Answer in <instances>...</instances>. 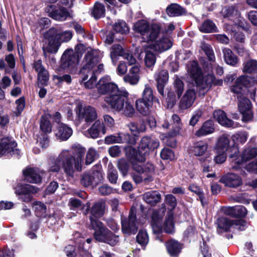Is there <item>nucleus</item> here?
Instances as JSON below:
<instances>
[{
    "instance_id": "obj_17",
    "label": "nucleus",
    "mask_w": 257,
    "mask_h": 257,
    "mask_svg": "<svg viewBox=\"0 0 257 257\" xmlns=\"http://www.w3.org/2000/svg\"><path fill=\"white\" fill-rule=\"evenodd\" d=\"M124 151L126 158L131 163H143L146 160L139 147L136 149L132 146H127L124 147Z\"/></svg>"
},
{
    "instance_id": "obj_34",
    "label": "nucleus",
    "mask_w": 257,
    "mask_h": 257,
    "mask_svg": "<svg viewBox=\"0 0 257 257\" xmlns=\"http://www.w3.org/2000/svg\"><path fill=\"white\" fill-rule=\"evenodd\" d=\"M166 13L170 17H177L185 15L186 10L177 4H171L169 5L166 10Z\"/></svg>"
},
{
    "instance_id": "obj_37",
    "label": "nucleus",
    "mask_w": 257,
    "mask_h": 257,
    "mask_svg": "<svg viewBox=\"0 0 257 257\" xmlns=\"http://www.w3.org/2000/svg\"><path fill=\"white\" fill-rule=\"evenodd\" d=\"M232 146L236 147L239 154V145L244 144L247 139V134L246 132H238L230 137Z\"/></svg>"
},
{
    "instance_id": "obj_59",
    "label": "nucleus",
    "mask_w": 257,
    "mask_h": 257,
    "mask_svg": "<svg viewBox=\"0 0 257 257\" xmlns=\"http://www.w3.org/2000/svg\"><path fill=\"white\" fill-rule=\"evenodd\" d=\"M107 178L109 181L112 184H116L118 178L117 170L113 167L109 168L107 172Z\"/></svg>"
},
{
    "instance_id": "obj_3",
    "label": "nucleus",
    "mask_w": 257,
    "mask_h": 257,
    "mask_svg": "<svg viewBox=\"0 0 257 257\" xmlns=\"http://www.w3.org/2000/svg\"><path fill=\"white\" fill-rule=\"evenodd\" d=\"M43 36L48 41L47 51L51 54H55L62 43L67 42L72 39L73 33L70 31L62 32L53 27L46 31Z\"/></svg>"
},
{
    "instance_id": "obj_60",
    "label": "nucleus",
    "mask_w": 257,
    "mask_h": 257,
    "mask_svg": "<svg viewBox=\"0 0 257 257\" xmlns=\"http://www.w3.org/2000/svg\"><path fill=\"white\" fill-rule=\"evenodd\" d=\"M51 24V21L46 17L40 18L36 24L37 28H40L41 30L48 28Z\"/></svg>"
},
{
    "instance_id": "obj_18",
    "label": "nucleus",
    "mask_w": 257,
    "mask_h": 257,
    "mask_svg": "<svg viewBox=\"0 0 257 257\" xmlns=\"http://www.w3.org/2000/svg\"><path fill=\"white\" fill-rule=\"evenodd\" d=\"M187 72L194 81L196 85L202 84L203 80V72L197 61H192L188 64Z\"/></svg>"
},
{
    "instance_id": "obj_45",
    "label": "nucleus",
    "mask_w": 257,
    "mask_h": 257,
    "mask_svg": "<svg viewBox=\"0 0 257 257\" xmlns=\"http://www.w3.org/2000/svg\"><path fill=\"white\" fill-rule=\"evenodd\" d=\"M155 46L160 51H164L169 49L172 46V44L168 38L163 37L155 41Z\"/></svg>"
},
{
    "instance_id": "obj_19",
    "label": "nucleus",
    "mask_w": 257,
    "mask_h": 257,
    "mask_svg": "<svg viewBox=\"0 0 257 257\" xmlns=\"http://www.w3.org/2000/svg\"><path fill=\"white\" fill-rule=\"evenodd\" d=\"M96 87L98 93L102 95L108 94L110 95L119 89L116 84L108 82L107 77H102L97 83Z\"/></svg>"
},
{
    "instance_id": "obj_64",
    "label": "nucleus",
    "mask_w": 257,
    "mask_h": 257,
    "mask_svg": "<svg viewBox=\"0 0 257 257\" xmlns=\"http://www.w3.org/2000/svg\"><path fill=\"white\" fill-rule=\"evenodd\" d=\"M213 165L214 162L212 161L211 158H206L201 165L203 167V172H209L212 171Z\"/></svg>"
},
{
    "instance_id": "obj_51",
    "label": "nucleus",
    "mask_w": 257,
    "mask_h": 257,
    "mask_svg": "<svg viewBox=\"0 0 257 257\" xmlns=\"http://www.w3.org/2000/svg\"><path fill=\"white\" fill-rule=\"evenodd\" d=\"M150 33L148 37L150 41H155L161 31V27L159 24H153L150 26Z\"/></svg>"
},
{
    "instance_id": "obj_13",
    "label": "nucleus",
    "mask_w": 257,
    "mask_h": 257,
    "mask_svg": "<svg viewBox=\"0 0 257 257\" xmlns=\"http://www.w3.org/2000/svg\"><path fill=\"white\" fill-rule=\"evenodd\" d=\"M257 156V148H248L245 149L241 155L234 157L231 162L234 165L232 168L235 170L241 168L244 163Z\"/></svg>"
},
{
    "instance_id": "obj_4",
    "label": "nucleus",
    "mask_w": 257,
    "mask_h": 257,
    "mask_svg": "<svg viewBox=\"0 0 257 257\" xmlns=\"http://www.w3.org/2000/svg\"><path fill=\"white\" fill-rule=\"evenodd\" d=\"M247 222L243 219L232 220L222 216L217 219V232L219 235L230 232V229H236L239 231H244L247 227Z\"/></svg>"
},
{
    "instance_id": "obj_56",
    "label": "nucleus",
    "mask_w": 257,
    "mask_h": 257,
    "mask_svg": "<svg viewBox=\"0 0 257 257\" xmlns=\"http://www.w3.org/2000/svg\"><path fill=\"white\" fill-rule=\"evenodd\" d=\"M49 79V72L46 69L38 73V81L42 85L47 86Z\"/></svg>"
},
{
    "instance_id": "obj_11",
    "label": "nucleus",
    "mask_w": 257,
    "mask_h": 257,
    "mask_svg": "<svg viewBox=\"0 0 257 257\" xmlns=\"http://www.w3.org/2000/svg\"><path fill=\"white\" fill-rule=\"evenodd\" d=\"M45 12L49 17L57 21H64L71 17L66 8L58 5H47L45 8Z\"/></svg>"
},
{
    "instance_id": "obj_7",
    "label": "nucleus",
    "mask_w": 257,
    "mask_h": 257,
    "mask_svg": "<svg viewBox=\"0 0 257 257\" xmlns=\"http://www.w3.org/2000/svg\"><path fill=\"white\" fill-rule=\"evenodd\" d=\"M153 90L150 87H146L144 90L142 97L136 101L137 110L144 115H147L150 112V108L155 101Z\"/></svg>"
},
{
    "instance_id": "obj_9",
    "label": "nucleus",
    "mask_w": 257,
    "mask_h": 257,
    "mask_svg": "<svg viewBox=\"0 0 257 257\" xmlns=\"http://www.w3.org/2000/svg\"><path fill=\"white\" fill-rule=\"evenodd\" d=\"M128 95L126 91L119 89L118 92L105 97L104 101L111 108L120 111L123 108L125 101L128 100Z\"/></svg>"
},
{
    "instance_id": "obj_16",
    "label": "nucleus",
    "mask_w": 257,
    "mask_h": 257,
    "mask_svg": "<svg viewBox=\"0 0 257 257\" xmlns=\"http://www.w3.org/2000/svg\"><path fill=\"white\" fill-rule=\"evenodd\" d=\"M160 145L159 141L155 138L149 136L143 137L139 144V148L142 154L146 157L150 153L155 151Z\"/></svg>"
},
{
    "instance_id": "obj_63",
    "label": "nucleus",
    "mask_w": 257,
    "mask_h": 257,
    "mask_svg": "<svg viewBox=\"0 0 257 257\" xmlns=\"http://www.w3.org/2000/svg\"><path fill=\"white\" fill-rule=\"evenodd\" d=\"M177 98L175 92L170 90L167 93V102L168 107L172 108L176 103Z\"/></svg>"
},
{
    "instance_id": "obj_28",
    "label": "nucleus",
    "mask_w": 257,
    "mask_h": 257,
    "mask_svg": "<svg viewBox=\"0 0 257 257\" xmlns=\"http://www.w3.org/2000/svg\"><path fill=\"white\" fill-rule=\"evenodd\" d=\"M208 148V143L204 141H199L193 143L190 147V152L191 154L196 157H200L204 155L206 152Z\"/></svg>"
},
{
    "instance_id": "obj_48",
    "label": "nucleus",
    "mask_w": 257,
    "mask_h": 257,
    "mask_svg": "<svg viewBox=\"0 0 257 257\" xmlns=\"http://www.w3.org/2000/svg\"><path fill=\"white\" fill-rule=\"evenodd\" d=\"M112 51L110 53V57L112 61L117 58V56H123L126 55L122 47L119 44H114L112 46Z\"/></svg>"
},
{
    "instance_id": "obj_52",
    "label": "nucleus",
    "mask_w": 257,
    "mask_h": 257,
    "mask_svg": "<svg viewBox=\"0 0 257 257\" xmlns=\"http://www.w3.org/2000/svg\"><path fill=\"white\" fill-rule=\"evenodd\" d=\"M137 242L143 246H146L149 241V236L146 230L140 229L136 236Z\"/></svg>"
},
{
    "instance_id": "obj_43",
    "label": "nucleus",
    "mask_w": 257,
    "mask_h": 257,
    "mask_svg": "<svg viewBox=\"0 0 257 257\" xmlns=\"http://www.w3.org/2000/svg\"><path fill=\"white\" fill-rule=\"evenodd\" d=\"M82 115L87 123L93 121L97 116L95 109L91 106H88L84 109Z\"/></svg>"
},
{
    "instance_id": "obj_62",
    "label": "nucleus",
    "mask_w": 257,
    "mask_h": 257,
    "mask_svg": "<svg viewBox=\"0 0 257 257\" xmlns=\"http://www.w3.org/2000/svg\"><path fill=\"white\" fill-rule=\"evenodd\" d=\"M237 12V10L235 9L234 6H229L224 11V18L232 20V18L236 16Z\"/></svg>"
},
{
    "instance_id": "obj_5",
    "label": "nucleus",
    "mask_w": 257,
    "mask_h": 257,
    "mask_svg": "<svg viewBox=\"0 0 257 257\" xmlns=\"http://www.w3.org/2000/svg\"><path fill=\"white\" fill-rule=\"evenodd\" d=\"M121 231L128 236L135 234L138 231L139 226L137 219V210L132 207L128 217H121Z\"/></svg>"
},
{
    "instance_id": "obj_58",
    "label": "nucleus",
    "mask_w": 257,
    "mask_h": 257,
    "mask_svg": "<svg viewBox=\"0 0 257 257\" xmlns=\"http://www.w3.org/2000/svg\"><path fill=\"white\" fill-rule=\"evenodd\" d=\"M239 112L242 114L241 120L243 122H247L252 120L253 117L252 108L241 110Z\"/></svg>"
},
{
    "instance_id": "obj_40",
    "label": "nucleus",
    "mask_w": 257,
    "mask_h": 257,
    "mask_svg": "<svg viewBox=\"0 0 257 257\" xmlns=\"http://www.w3.org/2000/svg\"><path fill=\"white\" fill-rule=\"evenodd\" d=\"M223 54L224 60L227 64L232 66H236L238 62V58L230 49H224Z\"/></svg>"
},
{
    "instance_id": "obj_54",
    "label": "nucleus",
    "mask_w": 257,
    "mask_h": 257,
    "mask_svg": "<svg viewBox=\"0 0 257 257\" xmlns=\"http://www.w3.org/2000/svg\"><path fill=\"white\" fill-rule=\"evenodd\" d=\"M175 92L177 94V99H180L184 90V84L179 78H177L174 83Z\"/></svg>"
},
{
    "instance_id": "obj_29",
    "label": "nucleus",
    "mask_w": 257,
    "mask_h": 257,
    "mask_svg": "<svg viewBox=\"0 0 257 257\" xmlns=\"http://www.w3.org/2000/svg\"><path fill=\"white\" fill-rule=\"evenodd\" d=\"M157 87L159 93L164 96V87L168 80L169 73L166 70H162L156 75Z\"/></svg>"
},
{
    "instance_id": "obj_14",
    "label": "nucleus",
    "mask_w": 257,
    "mask_h": 257,
    "mask_svg": "<svg viewBox=\"0 0 257 257\" xmlns=\"http://www.w3.org/2000/svg\"><path fill=\"white\" fill-rule=\"evenodd\" d=\"M79 61L80 60L78 59L77 55H74L73 50L67 49L61 56L59 68L62 70L75 68Z\"/></svg>"
},
{
    "instance_id": "obj_27",
    "label": "nucleus",
    "mask_w": 257,
    "mask_h": 257,
    "mask_svg": "<svg viewBox=\"0 0 257 257\" xmlns=\"http://www.w3.org/2000/svg\"><path fill=\"white\" fill-rule=\"evenodd\" d=\"M225 215L233 218H243L247 214L246 208L242 205L228 207L224 210Z\"/></svg>"
},
{
    "instance_id": "obj_32",
    "label": "nucleus",
    "mask_w": 257,
    "mask_h": 257,
    "mask_svg": "<svg viewBox=\"0 0 257 257\" xmlns=\"http://www.w3.org/2000/svg\"><path fill=\"white\" fill-rule=\"evenodd\" d=\"M242 71L245 73L253 75L257 80V60L249 59L244 62Z\"/></svg>"
},
{
    "instance_id": "obj_33",
    "label": "nucleus",
    "mask_w": 257,
    "mask_h": 257,
    "mask_svg": "<svg viewBox=\"0 0 257 257\" xmlns=\"http://www.w3.org/2000/svg\"><path fill=\"white\" fill-rule=\"evenodd\" d=\"M144 199L147 204L151 206H155L160 202L161 195L156 191H149L144 194Z\"/></svg>"
},
{
    "instance_id": "obj_53",
    "label": "nucleus",
    "mask_w": 257,
    "mask_h": 257,
    "mask_svg": "<svg viewBox=\"0 0 257 257\" xmlns=\"http://www.w3.org/2000/svg\"><path fill=\"white\" fill-rule=\"evenodd\" d=\"M146 55L145 57V62L147 67H151L154 65L156 57V54L151 50H145Z\"/></svg>"
},
{
    "instance_id": "obj_55",
    "label": "nucleus",
    "mask_w": 257,
    "mask_h": 257,
    "mask_svg": "<svg viewBox=\"0 0 257 257\" xmlns=\"http://www.w3.org/2000/svg\"><path fill=\"white\" fill-rule=\"evenodd\" d=\"M201 49L204 52L209 61H214L215 56L214 52L209 44L205 43H203L201 46Z\"/></svg>"
},
{
    "instance_id": "obj_2",
    "label": "nucleus",
    "mask_w": 257,
    "mask_h": 257,
    "mask_svg": "<svg viewBox=\"0 0 257 257\" xmlns=\"http://www.w3.org/2000/svg\"><path fill=\"white\" fill-rule=\"evenodd\" d=\"M90 227L94 230L93 238L99 242L114 246L119 242V236L109 230L100 220L90 218Z\"/></svg>"
},
{
    "instance_id": "obj_44",
    "label": "nucleus",
    "mask_w": 257,
    "mask_h": 257,
    "mask_svg": "<svg viewBox=\"0 0 257 257\" xmlns=\"http://www.w3.org/2000/svg\"><path fill=\"white\" fill-rule=\"evenodd\" d=\"M131 163L126 158H121L117 161V167L123 176H126L130 168Z\"/></svg>"
},
{
    "instance_id": "obj_26",
    "label": "nucleus",
    "mask_w": 257,
    "mask_h": 257,
    "mask_svg": "<svg viewBox=\"0 0 257 257\" xmlns=\"http://www.w3.org/2000/svg\"><path fill=\"white\" fill-rule=\"evenodd\" d=\"M215 131L214 121L211 119H209L205 121L201 126L195 132V136L197 137H204L213 134Z\"/></svg>"
},
{
    "instance_id": "obj_15",
    "label": "nucleus",
    "mask_w": 257,
    "mask_h": 257,
    "mask_svg": "<svg viewBox=\"0 0 257 257\" xmlns=\"http://www.w3.org/2000/svg\"><path fill=\"white\" fill-rule=\"evenodd\" d=\"M138 136L128 133H119L117 136L109 135L105 138V144L110 145L115 143H126L130 145H135L137 143Z\"/></svg>"
},
{
    "instance_id": "obj_12",
    "label": "nucleus",
    "mask_w": 257,
    "mask_h": 257,
    "mask_svg": "<svg viewBox=\"0 0 257 257\" xmlns=\"http://www.w3.org/2000/svg\"><path fill=\"white\" fill-rule=\"evenodd\" d=\"M83 62L85 64L79 71V74L83 75V77L80 83L81 84L88 79V73L96 65L98 62V57L94 55L92 53L87 52L85 55Z\"/></svg>"
},
{
    "instance_id": "obj_50",
    "label": "nucleus",
    "mask_w": 257,
    "mask_h": 257,
    "mask_svg": "<svg viewBox=\"0 0 257 257\" xmlns=\"http://www.w3.org/2000/svg\"><path fill=\"white\" fill-rule=\"evenodd\" d=\"M164 231L168 234H173L175 231V224L173 214L169 215L164 222Z\"/></svg>"
},
{
    "instance_id": "obj_41",
    "label": "nucleus",
    "mask_w": 257,
    "mask_h": 257,
    "mask_svg": "<svg viewBox=\"0 0 257 257\" xmlns=\"http://www.w3.org/2000/svg\"><path fill=\"white\" fill-rule=\"evenodd\" d=\"M16 191L19 195L35 194L38 192V188L29 184H24L18 185Z\"/></svg>"
},
{
    "instance_id": "obj_39",
    "label": "nucleus",
    "mask_w": 257,
    "mask_h": 257,
    "mask_svg": "<svg viewBox=\"0 0 257 257\" xmlns=\"http://www.w3.org/2000/svg\"><path fill=\"white\" fill-rule=\"evenodd\" d=\"M151 224L153 230L155 234L162 233L163 227L159 214L157 212H154L151 216Z\"/></svg>"
},
{
    "instance_id": "obj_21",
    "label": "nucleus",
    "mask_w": 257,
    "mask_h": 257,
    "mask_svg": "<svg viewBox=\"0 0 257 257\" xmlns=\"http://www.w3.org/2000/svg\"><path fill=\"white\" fill-rule=\"evenodd\" d=\"M213 117L220 125L225 128H234V122L227 116L226 113L220 109H215L213 112Z\"/></svg>"
},
{
    "instance_id": "obj_23",
    "label": "nucleus",
    "mask_w": 257,
    "mask_h": 257,
    "mask_svg": "<svg viewBox=\"0 0 257 257\" xmlns=\"http://www.w3.org/2000/svg\"><path fill=\"white\" fill-rule=\"evenodd\" d=\"M23 176L25 182L33 184L42 182V178L38 172V169L35 168L27 167L23 170Z\"/></svg>"
},
{
    "instance_id": "obj_1",
    "label": "nucleus",
    "mask_w": 257,
    "mask_h": 257,
    "mask_svg": "<svg viewBox=\"0 0 257 257\" xmlns=\"http://www.w3.org/2000/svg\"><path fill=\"white\" fill-rule=\"evenodd\" d=\"M85 149L79 145L72 147V154L63 151L60 154L62 169L66 176L73 178L75 171L81 172Z\"/></svg>"
},
{
    "instance_id": "obj_30",
    "label": "nucleus",
    "mask_w": 257,
    "mask_h": 257,
    "mask_svg": "<svg viewBox=\"0 0 257 257\" xmlns=\"http://www.w3.org/2000/svg\"><path fill=\"white\" fill-rule=\"evenodd\" d=\"M105 203L103 201L95 202L90 209V216L93 218L98 219L102 217L105 212Z\"/></svg>"
},
{
    "instance_id": "obj_61",
    "label": "nucleus",
    "mask_w": 257,
    "mask_h": 257,
    "mask_svg": "<svg viewBox=\"0 0 257 257\" xmlns=\"http://www.w3.org/2000/svg\"><path fill=\"white\" fill-rule=\"evenodd\" d=\"M166 204L170 207V211H173L177 205V202L176 197L172 194H167L165 196Z\"/></svg>"
},
{
    "instance_id": "obj_8",
    "label": "nucleus",
    "mask_w": 257,
    "mask_h": 257,
    "mask_svg": "<svg viewBox=\"0 0 257 257\" xmlns=\"http://www.w3.org/2000/svg\"><path fill=\"white\" fill-rule=\"evenodd\" d=\"M215 150L216 151L227 153L229 159H233L238 155L236 147L232 146L231 139L228 135L223 134L220 136L216 141Z\"/></svg>"
},
{
    "instance_id": "obj_25",
    "label": "nucleus",
    "mask_w": 257,
    "mask_h": 257,
    "mask_svg": "<svg viewBox=\"0 0 257 257\" xmlns=\"http://www.w3.org/2000/svg\"><path fill=\"white\" fill-rule=\"evenodd\" d=\"M72 129L68 125L60 122L56 127L55 136L60 141H66L72 136Z\"/></svg>"
},
{
    "instance_id": "obj_6",
    "label": "nucleus",
    "mask_w": 257,
    "mask_h": 257,
    "mask_svg": "<svg viewBox=\"0 0 257 257\" xmlns=\"http://www.w3.org/2000/svg\"><path fill=\"white\" fill-rule=\"evenodd\" d=\"M17 143L11 137H4L0 140V158L3 156L21 158V151L18 149Z\"/></svg>"
},
{
    "instance_id": "obj_20",
    "label": "nucleus",
    "mask_w": 257,
    "mask_h": 257,
    "mask_svg": "<svg viewBox=\"0 0 257 257\" xmlns=\"http://www.w3.org/2000/svg\"><path fill=\"white\" fill-rule=\"evenodd\" d=\"M219 182L225 187L232 188H236L242 184L241 178L238 175L232 173H228L222 176Z\"/></svg>"
},
{
    "instance_id": "obj_10",
    "label": "nucleus",
    "mask_w": 257,
    "mask_h": 257,
    "mask_svg": "<svg viewBox=\"0 0 257 257\" xmlns=\"http://www.w3.org/2000/svg\"><path fill=\"white\" fill-rule=\"evenodd\" d=\"M103 180V176L101 171L92 169L88 172H84L81 175L80 183L85 187H95Z\"/></svg>"
},
{
    "instance_id": "obj_42",
    "label": "nucleus",
    "mask_w": 257,
    "mask_h": 257,
    "mask_svg": "<svg viewBox=\"0 0 257 257\" xmlns=\"http://www.w3.org/2000/svg\"><path fill=\"white\" fill-rule=\"evenodd\" d=\"M112 30L116 33L123 35L128 33L129 28L124 21L118 20L112 25Z\"/></svg>"
},
{
    "instance_id": "obj_31",
    "label": "nucleus",
    "mask_w": 257,
    "mask_h": 257,
    "mask_svg": "<svg viewBox=\"0 0 257 257\" xmlns=\"http://www.w3.org/2000/svg\"><path fill=\"white\" fill-rule=\"evenodd\" d=\"M90 15L96 20L104 18L105 16L104 5L99 2H96L93 7L90 9Z\"/></svg>"
},
{
    "instance_id": "obj_22",
    "label": "nucleus",
    "mask_w": 257,
    "mask_h": 257,
    "mask_svg": "<svg viewBox=\"0 0 257 257\" xmlns=\"http://www.w3.org/2000/svg\"><path fill=\"white\" fill-rule=\"evenodd\" d=\"M166 250L170 257H179L184 247V244L178 240L171 238L165 242Z\"/></svg>"
},
{
    "instance_id": "obj_38",
    "label": "nucleus",
    "mask_w": 257,
    "mask_h": 257,
    "mask_svg": "<svg viewBox=\"0 0 257 257\" xmlns=\"http://www.w3.org/2000/svg\"><path fill=\"white\" fill-rule=\"evenodd\" d=\"M150 26L149 23L144 19L140 20L134 25V30L142 35H145L150 32Z\"/></svg>"
},
{
    "instance_id": "obj_24",
    "label": "nucleus",
    "mask_w": 257,
    "mask_h": 257,
    "mask_svg": "<svg viewBox=\"0 0 257 257\" xmlns=\"http://www.w3.org/2000/svg\"><path fill=\"white\" fill-rule=\"evenodd\" d=\"M195 98V91L192 89H188L180 101V109L184 110L190 108L193 104Z\"/></svg>"
},
{
    "instance_id": "obj_35",
    "label": "nucleus",
    "mask_w": 257,
    "mask_h": 257,
    "mask_svg": "<svg viewBox=\"0 0 257 257\" xmlns=\"http://www.w3.org/2000/svg\"><path fill=\"white\" fill-rule=\"evenodd\" d=\"M200 32L203 33H212L218 32V28L215 23L210 19L204 20L198 27Z\"/></svg>"
},
{
    "instance_id": "obj_36",
    "label": "nucleus",
    "mask_w": 257,
    "mask_h": 257,
    "mask_svg": "<svg viewBox=\"0 0 257 257\" xmlns=\"http://www.w3.org/2000/svg\"><path fill=\"white\" fill-rule=\"evenodd\" d=\"M91 137L93 139H96L98 137L100 132L103 134L106 133L105 127L103 123L100 121H96L88 130Z\"/></svg>"
},
{
    "instance_id": "obj_57",
    "label": "nucleus",
    "mask_w": 257,
    "mask_h": 257,
    "mask_svg": "<svg viewBox=\"0 0 257 257\" xmlns=\"http://www.w3.org/2000/svg\"><path fill=\"white\" fill-rule=\"evenodd\" d=\"M160 157L164 160H172L174 159L175 155L172 150L169 148H164L161 152Z\"/></svg>"
},
{
    "instance_id": "obj_49",
    "label": "nucleus",
    "mask_w": 257,
    "mask_h": 257,
    "mask_svg": "<svg viewBox=\"0 0 257 257\" xmlns=\"http://www.w3.org/2000/svg\"><path fill=\"white\" fill-rule=\"evenodd\" d=\"M40 129L43 133L49 134L52 132V124L49 119L45 116L41 117Z\"/></svg>"
},
{
    "instance_id": "obj_47",
    "label": "nucleus",
    "mask_w": 257,
    "mask_h": 257,
    "mask_svg": "<svg viewBox=\"0 0 257 257\" xmlns=\"http://www.w3.org/2000/svg\"><path fill=\"white\" fill-rule=\"evenodd\" d=\"M33 207L35 215L39 217H45L47 211L46 205L40 202L35 201L33 202Z\"/></svg>"
},
{
    "instance_id": "obj_46",
    "label": "nucleus",
    "mask_w": 257,
    "mask_h": 257,
    "mask_svg": "<svg viewBox=\"0 0 257 257\" xmlns=\"http://www.w3.org/2000/svg\"><path fill=\"white\" fill-rule=\"evenodd\" d=\"M237 99L239 111L252 108V105L250 100L243 94L238 96Z\"/></svg>"
}]
</instances>
